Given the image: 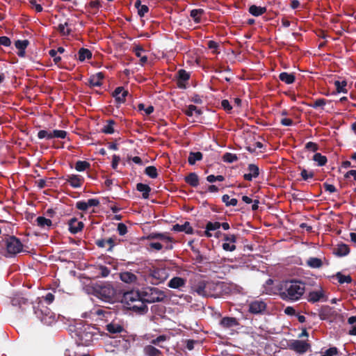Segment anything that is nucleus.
Here are the masks:
<instances>
[{
    "mask_svg": "<svg viewBox=\"0 0 356 356\" xmlns=\"http://www.w3.org/2000/svg\"><path fill=\"white\" fill-rule=\"evenodd\" d=\"M305 283L296 279L281 282L277 286L278 295L285 301L296 302L302 298L305 292Z\"/></svg>",
    "mask_w": 356,
    "mask_h": 356,
    "instance_id": "1",
    "label": "nucleus"
},
{
    "mask_svg": "<svg viewBox=\"0 0 356 356\" xmlns=\"http://www.w3.org/2000/svg\"><path fill=\"white\" fill-rule=\"evenodd\" d=\"M122 302L127 309L138 314H144L148 310L146 304L143 302L142 292L138 291H131L124 293Z\"/></svg>",
    "mask_w": 356,
    "mask_h": 356,
    "instance_id": "2",
    "label": "nucleus"
},
{
    "mask_svg": "<svg viewBox=\"0 0 356 356\" xmlns=\"http://www.w3.org/2000/svg\"><path fill=\"white\" fill-rule=\"evenodd\" d=\"M34 312L36 316L44 324L50 325L56 321V315L51 310L44 305V302L40 300L37 305L34 307Z\"/></svg>",
    "mask_w": 356,
    "mask_h": 356,
    "instance_id": "3",
    "label": "nucleus"
},
{
    "mask_svg": "<svg viewBox=\"0 0 356 356\" xmlns=\"http://www.w3.org/2000/svg\"><path fill=\"white\" fill-rule=\"evenodd\" d=\"M144 303L162 301L164 294L156 288H146L142 291Z\"/></svg>",
    "mask_w": 356,
    "mask_h": 356,
    "instance_id": "4",
    "label": "nucleus"
},
{
    "mask_svg": "<svg viewBox=\"0 0 356 356\" xmlns=\"http://www.w3.org/2000/svg\"><path fill=\"white\" fill-rule=\"evenodd\" d=\"M6 252L9 256H13L22 251L23 245L20 240L15 236H8L5 241Z\"/></svg>",
    "mask_w": 356,
    "mask_h": 356,
    "instance_id": "5",
    "label": "nucleus"
},
{
    "mask_svg": "<svg viewBox=\"0 0 356 356\" xmlns=\"http://www.w3.org/2000/svg\"><path fill=\"white\" fill-rule=\"evenodd\" d=\"M149 277L152 279V283L159 284L165 281L168 278V274L165 268H154L150 270Z\"/></svg>",
    "mask_w": 356,
    "mask_h": 356,
    "instance_id": "6",
    "label": "nucleus"
},
{
    "mask_svg": "<svg viewBox=\"0 0 356 356\" xmlns=\"http://www.w3.org/2000/svg\"><path fill=\"white\" fill-rule=\"evenodd\" d=\"M307 300L309 302L314 303L318 301H326L327 296L324 289L320 286L316 290L309 293Z\"/></svg>",
    "mask_w": 356,
    "mask_h": 356,
    "instance_id": "7",
    "label": "nucleus"
},
{
    "mask_svg": "<svg viewBox=\"0 0 356 356\" xmlns=\"http://www.w3.org/2000/svg\"><path fill=\"white\" fill-rule=\"evenodd\" d=\"M221 227V223L219 222H208L204 231V236L210 238L215 236L218 238L220 234V232L218 231Z\"/></svg>",
    "mask_w": 356,
    "mask_h": 356,
    "instance_id": "8",
    "label": "nucleus"
},
{
    "mask_svg": "<svg viewBox=\"0 0 356 356\" xmlns=\"http://www.w3.org/2000/svg\"><path fill=\"white\" fill-rule=\"evenodd\" d=\"M149 238L152 239H159L163 242L165 248L167 250H172L173 248L172 243L174 241L172 238L167 234L153 233L149 235Z\"/></svg>",
    "mask_w": 356,
    "mask_h": 356,
    "instance_id": "9",
    "label": "nucleus"
},
{
    "mask_svg": "<svg viewBox=\"0 0 356 356\" xmlns=\"http://www.w3.org/2000/svg\"><path fill=\"white\" fill-rule=\"evenodd\" d=\"M63 179L65 181V183L75 188H81L84 182L83 177L78 175H69Z\"/></svg>",
    "mask_w": 356,
    "mask_h": 356,
    "instance_id": "10",
    "label": "nucleus"
},
{
    "mask_svg": "<svg viewBox=\"0 0 356 356\" xmlns=\"http://www.w3.org/2000/svg\"><path fill=\"white\" fill-rule=\"evenodd\" d=\"M224 241L222 243L224 250L232 252L236 250V236L234 234H224Z\"/></svg>",
    "mask_w": 356,
    "mask_h": 356,
    "instance_id": "11",
    "label": "nucleus"
},
{
    "mask_svg": "<svg viewBox=\"0 0 356 356\" xmlns=\"http://www.w3.org/2000/svg\"><path fill=\"white\" fill-rule=\"evenodd\" d=\"M266 305L262 300H254L249 304L248 311L254 314H261L266 310Z\"/></svg>",
    "mask_w": 356,
    "mask_h": 356,
    "instance_id": "12",
    "label": "nucleus"
},
{
    "mask_svg": "<svg viewBox=\"0 0 356 356\" xmlns=\"http://www.w3.org/2000/svg\"><path fill=\"white\" fill-rule=\"evenodd\" d=\"M89 329V327H83L78 334L81 343L84 346H88L93 339L92 332L88 331Z\"/></svg>",
    "mask_w": 356,
    "mask_h": 356,
    "instance_id": "13",
    "label": "nucleus"
},
{
    "mask_svg": "<svg viewBox=\"0 0 356 356\" xmlns=\"http://www.w3.org/2000/svg\"><path fill=\"white\" fill-rule=\"evenodd\" d=\"M193 289L199 296L204 297L210 296L208 284L204 281L198 282L193 287Z\"/></svg>",
    "mask_w": 356,
    "mask_h": 356,
    "instance_id": "14",
    "label": "nucleus"
},
{
    "mask_svg": "<svg viewBox=\"0 0 356 356\" xmlns=\"http://www.w3.org/2000/svg\"><path fill=\"white\" fill-rule=\"evenodd\" d=\"M309 348V343L300 340H296L291 344V348L298 353H304L307 352Z\"/></svg>",
    "mask_w": 356,
    "mask_h": 356,
    "instance_id": "15",
    "label": "nucleus"
},
{
    "mask_svg": "<svg viewBox=\"0 0 356 356\" xmlns=\"http://www.w3.org/2000/svg\"><path fill=\"white\" fill-rule=\"evenodd\" d=\"M99 204V201L97 199H90L87 202L79 201L76 204V207L81 211H86L88 208L92 207H97Z\"/></svg>",
    "mask_w": 356,
    "mask_h": 356,
    "instance_id": "16",
    "label": "nucleus"
},
{
    "mask_svg": "<svg viewBox=\"0 0 356 356\" xmlns=\"http://www.w3.org/2000/svg\"><path fill=\"white\" fill-rule=\"evenodd\" d=\"M69 230L72 234H76L83 228V223L73 218L68 222Z\"/></svg>",
    "mask_w": 356,
    "mask_h": 356,
    "instance_id": "17",
    "label": "nucleus"
},
{
    "mask_svg": "<svg viewBox=\"0 0 356 356\" xmlns=\"http://www.w3.org/2000/svg\"><path fill=\"white\" fill-rule=\"evenodd\" d=\"M127 95L128 91L124 90L122 87H118L113 93L115 101L119 104H122L125 102Z\"/></svg>",
    "mask_w": 356,
    "mask_h": 356,
    "instance_id": "18",
    "label": "nucleus"
},
{
    "mask_svg": "<svg viewBox=\"0 0 356 356\" xmlns=\"http://www.w3.org/2000/svg\"><path fill=\"white\" fill-rule=\"evenodd\" d=\"M249 173H246L243 175V178L246 181H252L253 178H256L259 176V167L254 164H250L248 165Z\"/></svg>",
    "mask_w": 356,
    "mask_h": 356,
    "instance_id": "19",
    "label": "nucleus"
},
{
    "mask_svg": "<svg viewBox=\"0 0 356 356\" xmlns=\"http://www.w3.org/2000/svg\"><path fill=\"white\" fill-rule=\"evenodd\" d=\"M333 252L338 257H344L349 254L350 248L346 244L340 243L334 248Z\"/></svg>",
    "mask_w": 356,
    "mask_h": 356,
    "instance_id": "20",
    "label": "nucleus"
},
{
    "mask_svg": "<svg viewBox=\"0 0 356 356\" xmlns=\"http://www.w3.org/2000/svg\"><path fill=\"white\" fill-rule=\"evenodd\" d=\"M186 280L179 277L172 278L168 283V286L171 289H179L186 284Z\"/></svg>",
    "mask_w": 356,
    "mask_h": 356,
    "instance_id": "21",
    "label": "nucleus"
},
{
    "mask_svg": "<svg viewBox=\"0 0 356 356\" xmlns=\"http://www.w3.org/2000/svg\"><path fill=\"white\" fill-rule=\"evenodd\" d=\"M177 84L179 88L185 87V82L190 78V74L184 70H179L177 72Z\"/></svg>",
    "mask_w": 356,
    "mask_h": 356,
    "instance_id": "22",
    "label": "nucleus"
},
{
    "mask_svg": "<svg viewBox=\"0 0 356 356\" xmlns=\"http://www.w3.org/2000/svg\"><path fill=\"white\" fill-rule=\"evenodd\" d=\"M172 229L175 232H184L188 234H191L193 233V228L188 222H185L182 225L176 224L173 225Z\"/></svg>",
    "mask_w": 356,
    "mask_h": 356,
    "instance_id": "23",
    "label": "nucleus"
},
{
    "mask_svg": "<svg viewBox=\"0 0 356 356\" xmlns=\"http://www.w3.org/2000/svg\"><path fill=\"white\" fill-rule=\"evenodd\" d=\"M220 325L225 328H229L237 326L238 322L236 318L224 317L220 320Z\"/></svg>",
    "mask_w": 356,
    "mask_h": 356,
    "instance_id": "24",
    "label": "nucleus"
},
{
    "mask_svg": "<svg viewBox=\"0 0 356 356\" xmlns=\"http://www.w3.org/2000/svg\"><path fill=\"white\" fill-rule=\"evenodd\" d=\"M104 74L102 72H98L92 75L89 79V84L92 87L100 86L102 85Z\"/></svg>",
    "mask_w": 356,
    "mask_h": 356,
    "instance_id": "25",
    "label": "nucleus"
},
{
    "mask_svg": "<svg viewBox=\"0 0 356 356\" xmlns=\"http://www.w3.org/2000/svg\"><path fill=\"white\" fill-rule=\"evenodd\" d=\"M36 225L41 229H48L52 225V222L50 219L46 218L43 216H39L35 220Z\"/></svg>",
    "mask_w": 356,
    "mask_h": 356,
    "instance_id": "26",
    "label": "nucleus"
},
{
    "mask_svg": "<svg viewBox=\"0 0 356 356\" xmlns=\"http://www.w3.org/2000/svg\"><path fill=\"white\" fill-rule=\"evenodd\" d=\"M248 11L254 17H259L266 13L267 9L266 7H261L257 6L256 5H252L250 6Z\"/></svg>",
    "mask_w": 356,
    "mask_h": 356,
    "instance_id": "27",
    "label": "nucleus"
},
{
    "mask_svg": "<svg viewBox=\"0 0 356 356\" xmlns=\"http://www.w3.org/2000/svg\"><path fill=\"white\" fill-rule=\"evenodd\" d=\"M307 265L312 268H320L323 265V261L317 257H309L307 261Z\"/></svg>",
    "mask_w": 356,
    "mask_h": 356,
    "instance_id": "28",
    "label": "nucleus"
},
{
    "mask_svg": "<svg viewBox=\"0 0 356 356\" xmlns=\"http://www.w3.org/2000/svg\"><path fill=\"white\" fill-rule=\"evenodd\" d=\"M106 330L111 334H119L124 330V328L120 324L111 322L106 325Z\"/></svg>",
    "mask_w": 356,
    "mask_h": 356,
    "instance_id": "29",
    "label": "nucleus"
},
{
    "mask_svg": "<svg viewBox=\"0 0 356 356\" xmlns=\"http://www.w3.org/2000/svg\"><path fill=\"white\" fill-rule=\"evenodd\" d=\"M29 44V41L27 40H17L15 43V47L19 49L18 56H24L25 54V49Z\"/></svg>",
    "mask_w": 356,
    "mask_h": 356,
    "instance_id": "30",
    "label": "nucleus"
},
{
    "mask_svg": "<svg viewBox=\"0 0 356 356\" xmlns=\"http://www.w3.org/2000/svg\"><path fill=\"white\" fill-rule=\"evenodd\" d=\"M144 353L147 356H163L161 350L151 345L146 346L144 348Z\"/></svg>",
    "mask_w": 356,
    "mask_h": 356,
    "instance_id": "31",
    "label": "nucleus"
},
{
    "mask_svg": "<svg viewBox=\"0 0 356 356\" xmlns=\"http://www.w3.org/2000/svg\"><path fill=\"white\" fill-rule=\"evenodd\" d=\"M184 113L188 117L193 115L199 117L202 114V111L197 106L191 104L184 110Z\"/></svg>",
    "mask_w": 356,
    "mask_h": 356,
    "instance_id": "32",
    "label": "nucleus"
},
{
    "mask_svg": "<svg viewBox=\"0 0 356 356\" xmlns=\"http://www.w3.org/2000/svg\"><path fill=\"white\" fill-rule=\"evenodd\" d=\"M204 14V10L203 9H193L191 11L190 16L195 23H200Z\"/></svg>",
    "mask_w": 356,
    "mask_h": 356,
    "instance_id": "33",
    "label": "nucleus"
},
{
    "mask_svg": "<svg viewBox=\"0 0 356 356\" xmlns=\"http://www.w3.org/2000/svg\"><path fill=\"white\" fill-rule=\"evenodd\" d=\"M122 282L126 283H133L136 281V276L131 272H123L120 275Z\"/></svg>",
    "mask_w": 356,
    "mask_h": 356,
    "instance_id": "34",
    "label": "nucleus"
},
{
    "mask_svg": "<svg viewBox=\"0 0 356 356\" xmlns=\"http://www.w3.org/2000/svg\"><path fill=\"white\" fill-rule=\"evenodd\" d=\"M133 51L136 56L140 58V62L142 65L147 62V57L142 55V53L144 51V49L141 46L137 45L134 47Z\"/></svg>",
    "mask_w": 356,
    "mask_h": 356,
    "instance_id": "35",
    "label": "nucleus"
},
{
    "mask_svg": "<svg viewBox=\"0 0 356 356\" xmlns=\"http://www.w3.org/2000/svg\"><path fill=\"white\" fill-rule=\"evenodd\" d=\"M185 181L191 186L196 187L199 184V179L195 172H191L185 177Z\"/></svg>",
    "mask_w": 356,
    "mask_h": 356,
    "instance_id": "36",
    "label": "nucleus"
},
{
    "mask_svg": "<svg viewBox=\"0 0 356 356\" xmlns=\"http://www.w3.org/2000/svg\"><path fill=\"white\" fill-rule=\"evenodd\" d=\"M136 189L142 193L143 197L144 199H147L149 197V192L151 191V188L148 185L142 183H138L136 185Z\"/></svg>",
    "mask_w": 356,
    "mask_h": 356,
    "instance_id": "37",
    "label": "nucleus"
},
{
    "mask_svg": "<svg viewBox=\"0 0 356 356\" xmlns=\"http://www.w3.org/2000/svg\"><path fill=\"white\" fill-rule=\"evenodd\" d=\"M280 79L286 84H291L295 81V76L293 74L282 72L279 76Z\"/></svg>",
    "mask_w": 356,
    "mask_h": 356,
    "instance_id": "38",
    "label": "nucleus"
},
{
    "mask_svg": "<svg viewBox=\"0 0 356 356\" xmlns=\"http://www.w3.org/2000/svg\"><path fill=\"white\" fill-rule=\"evenodd\" d=\"M65 356H90L88 353H81L80 348L76 346V348H71L66 350Z\"/></svg>",
    "mask_w": 356,
    "mask_h": 356,
    "instance_id": "39",
    "label": "nucleus"
},
{
    "mask_svg": "<svg viewBox=\"0 0 356 356\" xmlns=\"http://www.w3.org/2000/svg\"><path fill=\"white\" fill-rule=\"evenodd\" d=\"M79 54V60L81 62L84 61L86 59H90L92 58V52L85 48H81L78 52Z\"/></svg>",
    "mask_w": 356,
    "mask_h": 356,
    "instance_id": "40",
    "label": "nucleus"
},
{
    "mask_svg": "<svg viewBox=\"0 0 356 356\" xmlns=\"http://www.w3.org/2000/svg\"><path fill=\"white\" fill-rule=\"evenodd\" d=\"M202 159V154L200 152H191L188 159L190 165H194L196 161Z\"/></svg>",
    "mask_w": 356,
    "mask_h": 356,
    "instance_id": "41",
    "label": "nucleus"
},
{
    "mask_svg": "<svg viewBox=\"0 0 356 356\" xmlns=\"http://www.w3.org/2000/svg\"><path fill=\"white\" fill-rule=\"evenodd\" d=\"M135 6L138 9V13L140 17H143L149 10V8L146 5H142L140 0H136Z\"/></svg>",
    "mask_w": 356,
    "mask_h": 356,
    "instance_id": "42",
    "label": "nucleus"
},
{
    "mask_svg": "<svg viewBox=\"0 0 356 356\" xmlns=\"http://www.w3.org/2000/svg\"><path fill=\"white\" fill-rule=\"evenodd\" d=\"M90 164L86 161H78L75 164V169L79 172H83L89 169Z\"/></svg>",
    "mask_w": 356,
    "mask_h": 356,
    "instance_id": "43",
    "label": "nucleus"
},
{
    "mask_svg": "<svg viewBox=\"0 0 356 356\" xmlns=\"http://www.w3.org/2000/svg\"><path fill=\"white\" fill-rule=\"evenodd\" d=\"M115 124V122L113 120H108L106 124L102 128V132L107 134H112L114 133L113 125Z\"/></svg>",
    "mask_w": 356,
    "mask_h": 356,
    "instance_id": "44",
    "label": "nucleus"
},
{
    "mask_svg": "<svg viewBox=\"0 0 356 356\" xmlns=\"http://www.w3.org/2000/svg\"><path fill=\"white\" fill-rule=\"evenodd\" d=\"M313 160L318 163L319 166H323L327 163V158L321 153H316L314 155Z\"/></svg>",
    "mask_w": 356,
    "mask_h": 356,
    "instance_id": "45",
    "label": "nucleus"
},
{
    "mask_svg": "<svg viewBox=\"0 0 356 356\" xmlns=\"http://www.w3.org/2000/svg\"><path fill=\"white\" fill-rule=\"evenodd\" d=\"M145 173L152 179H155L158 177L157 169L154 166L147 167L145 170Z\"/></svg>",
    "mask_w": 356,
    "mask_h": 356,
    "instance_id": "46",
    "label": "nucleus"
},
{
    "mask_svg": "<svg viewBox=\"0 0 356 356\" xmlns=\"http://www.w3.org/2000/svg\"><path fill=\"white\" fill-rule=\"evenodd\" d=\"M222 200L227 207L236 206L238 203V200L236 198H230L228 195H224L222 197Z\"/></svg>",
    "mask_w": 356,
    "mask_h": 356,
    "instance_id": "47",
    "label": "nucleus"
},
{
    "mask_svg": "<svg viewBox=\"0 0 356 356\" xmlns=\"http://www.w3.org/2000/svg\"><path fill=\"white\" fill-rule=\"evenodd\" d=\"M57 29L63 35H68L71 32V30L69 28L68 24L67 22L65 24H60L58 26Z\"/></svg>",
    "mask_w": 356,
    "mask_h": 356,
    "instance_id": "48",
    "label": "nucleus"
},
{
    "mask_svg": "<svg viewBox=\"0 0 356 356\" xmlns=\"http://www.w3.org/2000/svg\"><path fill=\"white\" fill-rule=\"evenodd\" d=\"M335 276L340 284L350 283L352 282V278L350 275H345L341 273H337Z\"/></svg>",
    "mask_w": 356,
    "mask_h": 356,
    "instance_id": "49",
    "label": "nucleus"
},
{
    "mask_svg": "<svg viewBox=\"0 0 356 356\" xmlns=\"http://www.w3.org/2000/svg\"><path fill=\"white\" fill-rule=\"evenodd\" d=\"M222 160L225 162L231 163L238 160V157L236 154L232 153H225L222 156Z\"/></svg>",
    "mask_w": 356,
    "mask_h": 356,
    "instance_id": "50",
    "label": "nucleus"
},
{
    "mask_svg": "<svg viewBox=\"0 0 356 356\" xmlns=\"http://www.w3.org/2000/svg\"><path fill=\"white\" fill-rule=\"evenodd\" d=\"M348 323L350 325H353L351 330H349V334L350 335H356V316H353L348 318Z\"/></svg>",
    "mask_w": 356,
    "mask_h": 356,
    "instance_id": "51",
    "label": "nucleus"
},
{
    "mask_svg": "<svg viewBox=\"0 0 356 356\" xmlns=\"http://www.w3.org/2000/svg\"><path fill=\"white\" fill-rule=\"evenodd\" d=\"M26 299L20 297L13 298L11 300V304L13 306H19V307H21L22 305H26Z\"/></svg>",
    "mask_w": 356,
    "mask_h": 356,
    "instance_id": "52",
    "label": "nucleus"
},
{
    "mask_svg": "<svg viewBox=\"0 0 356 356\" xmlns=\"http://www.w3.org/2000/svg\"><path fill=\"white\" fill-rule=\"evenodd\" d=\"M138 108L139 111H143L146 115H150L154 111L153 106L149 105L147 107H145L144 104H139Z\"/></svg>",
    "mask_w": 356,
    "mask_h": 356,
    "instance_id": "53",
    "label": "nucleus"
},
{
    "mask_svg": "<svg viewBox=\"0 0 356 356\" xmlns=\"http://www.w3.org/2000/svg\"><path fill=\"white\" fill-rule=\"evenodd\" d=\"M38 137L40 139H42V138L51 139L52 138V131H47L46 130H40L38 134Z\"/></svg>",
    "mask_w": 356,
    "mask_h": 356,
    "instance_id": "54",
    "label": "nucleus"
},
{
    "mask_svg": "<svg viewBox=\"0 0 356 356\" xmlns=\"http://www.w3.org/2000/svg\"><path fill=\"white\" fill-rule=\"evenodd\" d=\"M334 85L336 86V89H337V92H345V90H346L345 88H346L347 83L344 81H336L334 82Z\"/></svg>",
    "mask_w": 356,
    "mask_h": 356,
    "instance_id": "55",
    "label": "nucleus"
},
{
    "mask_svg": "<svg viewBox=\"0 0 356 356\" xmlns=\"http://www.w3.org/2000/svg\"><path fill=\"white\" fill-rule=\"evenodd\" d=\"M67 136V132L63 130H54L52 131V138H65Z\"/></svg>",
    "mask_w": 356,
    "mask_h": 356,
    "instance_id": "56",
    "label": "nucleus"
},
{
    "mask_svg": "<svg viewBox=\"0 0 356 356\" xmlns=\"http://www.w3.org/2000/svg\"><path fill=\"white\" fill-rule=\"evenodd\" d=\"M29 3L31 8L34 9L37 13L42 11V6L40 3H38L36 0H29Z\"/></svg>",
    "mask_w": 356,
    "mask_h": 356,
    "instance_id": "57",
    "label": "nucleus"
},
{
    "mask_svg": "<svg viewBox=\"0 0 356 356\" xmlns=\"http://www.w3.org/2000/svg\"><path fill=\"white\" fill-rule=\"evenodd\" d=\"M338 354V350L336 347H332L325 350L321 356H334Z\"/></svg>",
    "mask_w": 356,
    "mask_h": 356,
    "instance_id": "58",
    "label": "nucleus"
},
{
    "mask_svg": "<svg viewBox=\"0 0 356 356\" xmlns=\"http://www.w3.org/2000/svg\"><path fill=\"white\" fill-rule=\"evenodd\" d=\"M326 104V100L325 99H318L310 106L312 108H316L318 107H323Z\"/></svg>",
    "mask_w": 356,
    "mask_h": 356,
    "instance_id": "59",
    "label": "nucleus"
},
{
    "mask_svg": "<svg viewBox=\"0 0 356 356\" xmlns=\"http://www.w3.org/2000/svg\"><path fill=\"white\" fill-rule=\"evenodd\" d=\"M301 177L304 180H307L308 179H312L314 177V172H308L305 169L302 170L301 171Z\"/></svg>",
    "mask_w": 356,
    "mask_h": 356,
    "instance_id": "60",
    "label": "nucleus"
},
{
    "mask_svg": "<svg viewBox=\"0 0 356 356\" xmlns=\"http://www.w3.org/2000/svg\"><path fill=\"white\" fill-rule=\"evenodd\" d=\"M49 54L52 58H54V61L55 62L56 64H58L61 60V58L60 56H57V51H56L55 49H51L49 51Z\"/></svg>",
    "mask_w": 356,
    "mask_h": 356,
    "instance_id": "61",
    "label": "nucleus"
},
{
    "mask_svg": "<svg viewBox=\"0 0 356 356\" xmlns=\"http://www.w3.org/2000/svg\"><path fill=\"white\" fill-rule=\"evenodd\" d=\"M11 44V41L7 36L0 37V45L4 47H9Z\"/></svg>",
    "mask_w": 356,
    "mask_h": 356,
    "instance_id": "62",
    "label": "nucleus"
},
{
    "mask_svg": "<svg viewBox=\"0 0 356 356\" xmlns=\"http://www.w3.org/2000/svg\"><path fill=\"white\" fill-rule=\"evenodd\" d=\"M118 231L120 235L123 236L127 232V227L124 223H119L118 225Z\"/></svg>",
    "mask_w": 356,
    "mask_h": 356,
    "instance_id": "63",
    "label": "nucleus"
},
{
    "mask_svg": "<svg viewBox=\"0 0 356 356\" xmlns=\"http://www.w3.org/2000/svg\"><path fill=\"white\" fill-rule=\"evenodd\" d=\"M167 339L166 336L160 335L157 338L152 340L151 343L154 345H159V343L165 341Z\"/></svg>",
    "mask_w": 356,
    "mask_h": 356,
    "instance_id": "64",
    "label": "nucleus"
}]
</instances>
